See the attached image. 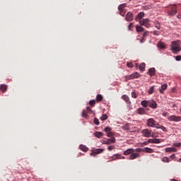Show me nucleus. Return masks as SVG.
Listing matches in <instances>:
<instances>
[{"label":"nucleus","instance_id":"nucleus-1","mask_svg":"<svg viewBox=\"0 0 181 181\" xmlns=\"http://www.w3.org/2000/svg\"><path fill=\"white\" fill-rule=\"evenodd\" d=\"M171 50H172L173 53H174L175 54L177 53H178V52H180L181 48H180V47H179V42H177L176 41L172 42Z\"/></svg>","mask_w":181,"mask_h":181},{"label":"nucleus","instance_id":"nucleus-2","mask_svg":"<svg viewBox=\"0 0 181 181\" xmlns=\"http://www.w3.org/2000/svg\"><path fill=\"white\" fill-rule=\"evenodd\" d=\"M147 127H151V128H156L158 126V122L155 120L153 118H150L147 119Z\"/></svg>","mask_w":181,"mask_h":181},{"label":"nucleus","instance_id":"nucleus-3","mask_svg":"<svg viewBox=\"0 0 181 181\" xmlns=\"http://www.w3.org/2000/svg\"><path fill=\"white\" fill-rule=\"evenodd\" d=\"M175 13H177V6L176 4H174L168 12V16H175Z\"/></svg>","mask_w":181,"mask_h":181},{"label":"nucleus","instance_id":"nucleus-4","mask_svg":"<svg viewBox=\"0 0 181 181\" xmlns=\"http://www.w3.org/2000/svg\"><path fill=\"white\" fill-rule=\"evenodd\" d=\"M149 19L144 18L143 20H139V23L141 26H145L146 28H151V24H149Z\"/></svg>","mask_w":181,"mask_h":181},{"label":"nucleus","instance_id":"nucleus-5","mask_svg":"<svg viewBox=\"0 0 181 181\" xmlns=\"http://www.w3.org/2000/svg\"><path fill=\"white\" fill-rule=\"evenodd\" d=\"M139 76V73L134 72L130 75L126 76V80H134V78H138Z\"/></svg>","mask_w":181,"mask_h":181},{"label":"nucleus","instance_id":"nucleus-6","mask_svg":"<svg viewBox=\"0 0 181 181\" xmlns=\"http://www.w3.org/2000/svg\"><path fill=\"white\" fill-rule=\"evenodd\" d=\"M125 21H127V22H132V21H134V14L131 11L127 13Z\"/></svg>","mask_w":181,"mask_h":181},{"label":"nucleus","instance_id":"nucleus-7","mask_svg":"<svg viewBox=\"0 0 181 181\" xmlns=\"http://www.w3.org/2000/svg\"><path fill=\"white\" fill-rule=\"evenodd\" d=\"M169 121H175V122H179L181 121V117L179 116L171 115L168 117Z\"/></svg>","mask_w":181,"mask_h":181},{"label":"nucleus","instance_id":"nucleus-8","mask_svg":"<svg viewBox=\"0 0 181 181\" xmlns=\"http://www.w3.org/2000/svg\"><path fill=\"white\" fill-rule=\"evenodd\" d=\"M104 149L103 148H93L91 151L90 155H98V153H102L103 152Z\"/></svg>","mask_w":181,"mask_h":181},{"label":"nucleus","instance_id":"nucleus-9","mask_svg":"<svg viewBox=\"0 0 181 181\" xmlns=\"http://www.w3.org/2000/svg\"><path fill=\"white\" fill-rule=\"evenodd\" d=\"M142 134L144 136H151V134H152V131L149 129H144L142 130Z\"/></svg>","mask_w":181,"mask_h":181},{"label":"nucleus","instance_id":"nucleus-10","mask_svg":"<svg viewBox=\"0 0 181 181\" xmlns=\"http://www.w3.org/2000/svg\"><path fill=\"white\" fill-rule=\"evenodd\" d=\"M136 158H139V153L133 152L129 156L130 160H134V159H136Z\"/></svg>","mask_w":181,"mask_h":181},{"label":"nucleus","instance_id":"nucleus-11","mask_svg":"<svg viewBox=\"0 0 181 181\" xmlns=\"http://www.w3.org/2000/svg\"><path fill=\"white\" fill-rule=\"evenodd\" d=\"M148 144H160V139H150L148 141Z\"/></svg>","mask_w":181,"mask_h":181},{"label":"nucleus","instance_id":"nucleus-12","mask_svg":"<svg viewBox=\"0 0 181 181\" xmlns=\"http://www.w3.org/2000/svg\"><path fill=\"white\" fill-rule=\"evenodd\" d=\"M145 16V13L144 12H140L138 13V15L135 18V21L138 22L139 19H142Z\"/></svg>","mask_w":181,"mask_h":181},{"label":"nucleus","instance_id":"nucleus-13","mask_svg":"<svg viewBox=\"0 0 181 181\" xmlns=\"http://www.w3.org/2000/svg\"><path fill=\"white\" fill-rule=\"evenodd\" d=\"M115 142V137H112L111 139H106V141H104L106 145H110V144H114Z\"/></svg>","mask_w":181,"mask_h":181},{"label":"nucleus","instance_id":"nucleus-14","mask_svg":"<svg viewBox=\"0 0 181 181\" xmlns=\"http://www.w3.org/2000/svg\"><path fill=\"white\" fill-rule=\"evenodd\" d=\"M105 132H106L107 136H112V132H111V128L110 127L105 128Z\"/></svg>","mask_w":181,"mask_h":181},{"label":"nucleus","instance_id":"nucleus-15","mask_svg":"<svg viewBox=\"0 0 181 181\" xmlns=\"http://www.w3.org/2000/svg\"><path fill=\"white\" fill-rule=\"evenodd\" d=\"M167 88H168V84L164 83L161 85V88H160L159 91L160 93H161V94H163L165 90H166Z\"/></svg>","mask_w":181,"mask_h":181},{"label":"nucleus","instance_id":"nucleus-16","mask_svg":"<svg viewBox=\"0 0 181 181\" xmlns=\"http://www.w3.org/2000/svg\"><path fill=\"white\" fill-rule=\"evenodd\" d=\"M134 152H135V150H134L132 148H129L123 153V155H125V156L132 155V153H134Z\"/></svg>","mask_w":181,"mask_h":181},{"label":"nucleus","instance_id":"nucleus-17","mask_svg":"<svg viewBox=\"0 0 181 181\" xmlns=\"http://www.w3.org/2000/svg\"><path fill=\"white\" fill-rule=\"evenodd\" d=\"M122 98L125 101V103H127V104H131V100H129V97L127 95H123L122 96Z\"/></svg>","mask_w":181,"mask_h":181},{"label":"nucleus","instance_id":"nucleus-18","mask_svg":"<svg viewBox=\"0 0 181 181\" xmlns=\"http://www.w3.org/2000/svg\"><path fill=\"white\" fill-rule=\"evenodd\" d=\"M143 152H146V153H153V149L146 147L143 148Z\"/></svg>","mask_w":181,"mask_h":181},{"label":"nucleus","instance_id":"nucleus-19","mask_svg":"<svg viewBox=\"0 0 181 181\" xmlns=\"http://www.w3.org/2000/svg\"><path fill=\"white\" fill-rule=\"evenodd\" d=\"M155 73H156L155 68H150L148 69V74H149V76H155Z\"/></svg>","mask_w":181,"mask_h":181},{"label":"nucleus","instance_id":"nucleus-20","mask_svg":"<svg viewBox=\"0 0 181 181\" xmlns=\"http://www.w3.org/2000/svg\"><path fill=\"white\" fill-rule=\"evenodd\" d=\"M8 88V86L6 84H1L0 86V90L1 91H3V93H5Z\"/></svg>","mask_w":181,"mask_h":181},{"label":"nucleus","instance_id":"nucleus-21","mask_svg":"<svg viewBox=\"0 0 181 181\" xmlns=\"http://www.w3.org/2000/svg\"><path fill=\"white\" fill-rule=\"evenodd\" d=\"M137 113L140 115H144V114H145V109H144L143 107L139 108L137 110Z\"/></svg>","mask_w":181,"mask_h":181},{"label":"nucleus","instance_id":"nucleus-22","mask_svg":"<svg viewBox=\"0 0 181 181\" xmlns=\"http://www.w3.org/2000/svg\"><path fill=\"white\" fill-rule=\"evenodd\" d=\"M127 7V4H120L119 6H118V10L119 11V12L124 11V8H126Z\"/></svg>","mask_w":181,"mask_h":181},{"label":"nucleus","instance_id":"nucleus-23","mask_svg":"<svg viewBox=\"0 0 181 181\" xmlns=\"http://www.w3.org/2000/svg\"><path fill=\"white\" fill-rule=\"evenodd\" d=\"M145 67H146V64L145 63L142 62L139 65V70L140 71H144L145 70Z\"/></svg>","mask_w":181,"mask_h":181},{"label":"nucleus","instance_id":"nucleus-24","mask_svg":"<svg viewBox=\"0 0 181 181\" xmlns=\"http://www.w3.org/2000/svg\"><path fill=\"white\" fill-rule=\"evenodd\" d=\"M96 101L97 103H101V101H103V95L98 94L96 96Z\"/></svg>","mask_w":181,"mask_h":181},{"label":"nucleus","instance_id":"nucleus-25","mask_svg":"<svg viewBox=\"0 0 181 181\" xmlns=\"http://www.w3.org/2000/svg\"><path fill=\"white\" fill-rule=\"evenodd\" d=\"M117 159H121V155L119 154H115L112 157V160H117Z\"/></svg>","mask_w":181,"mask_h":181},{"label":"nucleus","instance_id":"nucleus-26","mask_svg":"<svg viewBox=\"0 0 181 181\" xmlns=\"http://www.w3.org/2000/svg\"><path fill=\"white\" fill-rule=\"evenodd\" d=\"M149 107H151V108H156V107H158V105L156 104V102L153 101L149 103Z\"/></svg>","mask_w":181,"mask_h":181},{"label":"nucleus","instance_id":"nucleus-27","mask_svg":"<svg viewBox=\"0 0 181 181\" xmlns=\"http://www.w3.org/2000/svg\"><path fill=\"white\" fill-rule=\"evenodd\" d=\"M80 149L81 151H83V152H87V151H88V148H87V146H86L83 144L80 145Z\"/></svg>","mask_w":181,"mask_h":181},{"label":"nucleus","instance_id":"nucleus-28","mask_svg":"<svg viewBox=\"0 0 181 181\" xmlns=\"http://www.w3.org/2000/svg\"><path fill=\"white\" fill-rule=\"evenodd\" d=\"M136 32H144V28L139 25L136 26Z\"/></svg>","mask_w":181,"mask_h":181},{"label":"nucleus","instance_id":"nucleus-29","mask_svg":"<svg viewBox=\"0 0 181 181\" xmlns=\"http://www.w3.org/2000/svg\"><path fill=\"white\" fill-rule=\"evenodd\" d=\"M158 47H159V49H165V44L162 42H160L158 43Z\"/></svg>","mask_w":181,"mask_h":181},{"label":"nucleus","instance_id":"nucleus-30","mask_svg":"<svg viewBox=\"0 0 181 181\" xmlns=\"http://www.w3.org/2000/svg\"><path fill=\"white\" fill-rule=\"evenodd\" d=\"M157 129H162V131H165L166 128H165L163 125H160L159 124H157V126L156 127Z\"/></svg>","mask_w":181,"mask_h":181},{"label":"nucleus","instance_id":"nucleus-31","mask_svg":"<svg viewBox=\"0 0 181 181\" xmlns=\"http://www.w3.org/2000/svg\"><path fill=\"white\" fill-rule=\"evenodd\" d=\"M165 152H176V149L174 148H165Z\"/></svg>","mask_w":181,"mask_h":181},{"label":"nucleus","instance_id":"nucleus-32","mask_svg":"<svg viewBox=\"0 0 181 181\" xmlns=\"http://www.w3.org/2000/svg\"><path fill=\"white\" fill-rule=\"evenodd\" d=\"M141 105L142 107H144L145 108H146V107H148V101L146 100L141 101Z\"/></svg>","mask_w":181,"mask_h":181},{"label":"nucleus","instance_id":"nucleus-33","mask_svg":"<svg viewBox=\"0 0 181 181\" xmlns=\"http://www.w3.org/2000/svg\"><path fill=\"white\" fill-rule=\"evenodd\" d=\"M94 136H103V132H96L93 134Z\"/></svg>","mask_w":181,"mask_h":181},{"label":"nucleus","instance_id":"nucleus-34","mask_svg":"<svg viewBox=\"0 0 181 181\" xmlns=\"http://www.w3.org/2000/svg\"><path fill=\"white\" fill-rule=\"evenodd\" d=\"M155 90L154 86H151L148 90V94H153V91Z\"/></svg>","mask_w":181,"mask_h":181},{"label":"nucleus","instance_id":"nucleus-35","mask_svg":"<svg viewBox=\"0 0 181 181\" xmlns=\"http://www.w3.org/2000/svg\"><path fill=\"white\" fill-rule=\"evenodd\" d=\"M87 111L86 110H83V112H82V116L84 117V118H88V115H87Z\"/></svg>","mask_w":181,"mask_h":181},{"label":"nucleus","instance_id":"nucleus-36","mask_svg":"<svg viewBox=\"0 0 181 181\" xmlns=\"http://www.w3.org/2000/svg\"><path fill=\"white\" fill-rule=\"evenodd\" d=\"M123 129H125L126 131H128L129 129V124H126L122 127Z\"/></svg>","mask_w":181,"mask_h":181},{"label":"nucleus","instance_id":"nucleus-37","mask_svg":"<svg viewBox=\"0 0 181 181\" xmlns=\"http://www.w3.org/2000/svg\"><path fill=\"white\" fill-rule=\"evenodd\" d=\"M155 28H156V29H158V30H160V24L159 23H156Z\"/></svg>","mask_w":181,"mask_h":181},{"label":"nucleus","instance_id":"nucleus-38","mask_svg":"<svg viewBox=\"0 0 181 181\" xmlns=\"http://www.w3.org/2000/svg\"><path fill=\"white\" fill-rule=\"evenodd\" d=\"M89 105L91 106V107H94V105H95V100H92L89 102Z\"/></svg>","mask_w":181,"mask_h":181},{"label":"nucleus","instance_id":"nucleus-39","mask_svg":"<svg viewBox=\"0 0 181 181\" xmlns=\"http://www.w3.org/2000/svg\"><path fill=\"white\" fill-rule=\"evenodd\" d=\"M153 34L155 35V36H159V35H160V31H158V30H154L153 32Z\"/></svg>","mask_w":181,"mask_h":181},{"label":"nucleus","instance_id":"nucleus-40","mask_svg":"<svg viewBox=\"0 0 181 181\" xmlns=\"http://www.w3.org/2000/svg\"><path fill=\"white\" fill-rule=\"evenodd\" d=\"M86 111L88 114H93V110H91V108H90V107H86Z\"/></svg>","mask_w":181,"mask_h":181},{"label":"nucleus","instance_id":"nucleus-41","mask_svg":"<svg viewBox=\"0 0 181 181\" xmlns=\"http://www.w3.org/2000/svg\"><path fill=\"white\" fill-rule=\"evenodd\" d=\"M132 98H136L138 97V95H136V93L135 91L132 92Z\"/></svg>","mask_w":181,"mask_h":181},{"label":"nucleus","instance_id":"nucleus-42","mask_svg":"<svg viewBox=\"0 0 181 181\" xmlns=\"http://www.w3.org/2000/svg\"><path fill=\"white\" fill-rule=\"evenodd\" d=\"M107 118V115H103L102 117H100V119L101 121H105Z\"/></svg>","mask_w":181,"mask_h":181},{"label":"nucleus","instance_id":"nucleus-43","mask_svg":"<svg viewBox=\"0 0 181 181\" xmlns=\"http://www.w3.org/2000/svg\"><path fill=\"white\" fill-rule=\"evenodd\" d=\"M94 124H95V125H100V121L96 117L94 118Z\"/></svg>","mask_w":181,"mask_h":181},{"label":"nucleus","instance_id":"nucleus-44","mask_svg":"<svg viewBox=\"0 0 181 181\" xmlns=\"http://www.w3.org/2000/svg\"><path fill=\"white\" fill-rule=\"evenodd\" d=\"M127 67H129L130 69H132L134 67L132 62H127Z\"/></svg>","mask_w":181,"mask_h":181},{"label":"nucleus","instance_id":"nucleus-45","mask_svg":"<svg viewBox=\"0 0 181 181\" xmlns=\"http://www.w3.org/2000/svg\"><path fill=\"white\" fill-rule=\"evenodd\" d=\"M134 152H137L138 153H139V152H144V148H136L134 150Z\"/></svg>","mask_w":181,"mask_h":181},{"label":"nucleus","instance_id":"nucleus-46","mask_svg":"<svg viewBox=\"0 0 181 181\" xmlns=\"http://www.w3.org/2000/svg\"><path fill=\"white\" fill-rule=\"evenodd\" d=\"M162 160L163 162H169V158L168 157H163Z\"/></svg>","mask_w":181,"mask_h":181},{"label":"nucleus","instance_id":"nucleus-47","mask_svg":"<svg viewBox=\"0 0 181 181\" xmlns=\"http://www.w3.org/2000/svg\"><path fill=\"white\" fill-rule=\"evenodd\" d=\"M175 60L177 62H180L181 60V56L180 55H177V57H175Z\"/></svg>","mask_w":181,"mask_h":181},{"label":"nucleus","instance_id":"nucleus-48","mask_svg":"<svg viewBox=\"0 0 181 181\" xmlns=\"http://www.w3.org/2000/svg\"><path fill=\"white\" fill-rule=\"evenodd\" d=\"M134 26V23H131L128 27L129 30H132V28Z\"/></svg>","mask_w":181,"mask_h":181},{"label":"nucleus","instance_id":"nucleus-49","mask_svg":"<svg viewBox=\"0 0 181 181\" xmlns=\"http://www.w3.org/2000/svg\"><path fill=\"white\" fill-rule=\"evenodd\" d=\"M115 146H110L107 148L108 151H112V149H115Z\"/></svg>","mask_w":181,"mask_h":181},{"label":"nucleus","instance_id":"nucleus-50","mask_svg":"<svg viewBox=\"0 0 181 181\" xmlns=\"http://www.w3.org/2000/svg\"><path fill=\"white\" fill-rule=\"evenodd\" d=\"M119 15H121V16H125V12H124V11H119Z\"/></svg>","mask_w":181,"mask_h":181},{"label":"nucleus","instance_id":"nucleus-51","mask_svg":"<svg viewBox=\"0 0 181 181\" xmlns=\"http://www.w3.org/2000/svg\"><path fill=\"white\" fill-rule=\"evenodd\" d=\"M148 35V31H146L145 33H144L143 34V37L145 39V37Z\"/></svg>","mask_w":181,"mask_h":181},{"label":"nucleus","instance_id":"nucleus-52","mask_svg":"<svg viewBox=\"0 0 181 181\" xmlns=\"http://www.w3.org/2000/svg\"><path fill=\"white\" fill-rule=\"evenodd\" d=\"M174 145H175V146L180 147V146H181V143H177V144H175Z\"/></svg>","mask_w":181,"mask_h":181},{"label":"nucleus","instance_id":"nucleus-53","mask_svg":"<svg viewBox=\"0 0 181 181\" xmlns=\"http://www.w3.org/2000/svg\"><path fill=\"white\" fill-rule=\"evenodd\" d=\"M166 115H168V112H163V117H166Z\"/></svg>","mask_w":181,"mask_h":181},{"label":"nucleus","instance_id":"nucleus-54","mask_svg":"<svg viewBox=\"0 0 181 181\" xmlns=\"http://www.w3.org/2000/svg\"><path fill=\"white\" fill-rule=\"evenodd\" d=\"M144 40H145V38H144V37H143L141 40H140V42H141V43H144Z\"/></svg>","mask_w":181,"mask_h":181},{"label":"nucleus","instance_id":"nucleus-55","mask_svg":"<svg viewBox=\"0 0 181 181\" xmlns=\"http://www.w3.org/2000/svg\"><path fill=\"white\" fill-rule=\"evenodd\" d=\"M170 158L171 159H175V154L170 156Z\"/></svg>","mask_w":181,"mask_h":181},{"label":"nucleus","instance_id":"nucleus-56","mask_svg":"<svg viewBox=\"0 0 181 181\" xmlns=\"http://www.w3.org/2000/svg\"><path fill=\"white\" fill-rule=\"evenodd\" d=\"M177 18H178V19H181V15H177Z\"/></svg>","mask_w":181,"mask_h":181},{"label":"nucleus","instance_id":"nucleus-57","mask_svg":"<svg viewBox=\"0 0 181 181\" xmlns=\"http://www.w3.org/2000/svg\"><path fill=\"white\" fill-rule=\"evenodd\" d=\"M139 65L138 64H136V67H138Z\"/></svg>","mask_w":181,"mask_h":181},{"label":"nucleus","instance_id":"nucleus-58","mask_svg":"<svg viewBox=\"0 0 181 181\" xmlns=\"http://www.w3.org/2000/svg\"><path fill=\"white\" fill-rule=\"evenodd\" d=\"M180 162H181V158L179 159Z\"/></svg>","mask_w":181,"mask_h":181},{"label":"nucleus","instance_id":"nucleus-59","mask_svg":"<svg viewBox=\"0 0 181 181\" xmlns=\"http://www.w3.org/2000/svg\"><path fill=\"white\" fill-rule=\"evenodd\" d=\"M144 144H145V145H147V144H146V143H144Z\"/></svg>","mask_w":181,"mask_h":181}]
</instances>
